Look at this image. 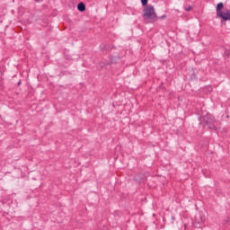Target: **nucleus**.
Listing matches in <instances>:
<instances>
[{"label": "nucleus", "mask_w": 230, "mask_h": 230, "mask_svg": "<svg viewBox=\"0 0 230 230\" xmlns=\"http://www.w3.org/2000/svg\"><path fill=\"white\" fill-rule=\"evenodd\" d=\"M143 16L145 21H151L152 22L157 19V14H155V10L152 5L144 8Z\"/></svg>", "instance_id": "f257e3e1"}, {"label": "nucleus", "mask_w": 230, "mask_h": 230, "mask_svg": "<svg viewBox=\"0 0 230 230\" xmlns=\"http://www.w3.org/2000/svg\"><path fill=\"white\" fill-rule=\"evenodd\" d=\"M217 15L220 19H223V21H230V10H226L222 12L224 10V4L219 3L217 6Z\"/></svg>", "instance_id": "f03ea898"}, {"label": "nucleus", "mask_w": 230, "mask_h": 230, "mask_svg": "<svg viewBox=\"0 0 230 230\" xmlns=\"http://www.w3.org/2000/svg\"><path fill=\"white\" fill-rule=\"evenodd\" d=\"M77 9L79 10V12H85V4H84V3L78 4Z\"/></svg>", "instance_id": "7ed1b4c3"}, {"label": "nucleus", "mask_w": 230, "mask_h": 230, "mask_svg": "<svg viewBox=\"0 0 230 230\" xmlns=\"http://www.w3.org/2000/svg\"><path fill=\"white\" fill-rule=\"evenodd\" d=\"M141 3L143 6H146V4H148V0H141Z\"/></svg>", "instance_id": "20e7f679"}, {"label": "nucleus", "mask_w": 230, "mask_h": 230, "mask_svg": "<svg viewBox=\"0 0 230 230\" xmlns=\"http://www.w3.org/2000/svg\"><path fill=\"white\" fill-rule=\"evenodd\" d=\"M190 10H191V6H190L189 8H187V12H190Z\"/></svg>", "instance_id": "39448f33"}]
</instances>
